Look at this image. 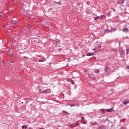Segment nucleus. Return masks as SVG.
<instances>
[{
  "mask_svg": "<svg viewBox=\"0 0 129 129\" xmlns=\"http://www.w3.org/2000/svg\"><path fill=\"white\" fill-rule=\"evenodd\" d=\"M22 128H25V129H27V127H28V126L27 125H23L22 126Z\"/></svg>",
  "mask_w": 129,
  "mask_h": 129,
  "instance_id": "6",
  "label": "nucleus"
},
{
  "mask_svg": "<svg viewBox=\"0 0 129 129\" xmlns=\"http://www.w3.org/2000/svg\"><path fill=\"white\" fill-rule=\"evenodd\" d=\"M28 99H29V98H26L25 99H24V100H28Z\"/></svg>",
  "mask_w": 129,
  "mask_h": 129,
  "instance_id": "22",
  "label": "nucleus"
},
{
  "mask_svg": "<svg viewBox=\"0 0 129 129\" xmlns=\"http://www.w3.org/2000/svg\"><path fill=\"white\" fill-rule=\"evenodd\" d=\"M39 92H40V93H43V92H42V90L41 89L39 90Z\"/></svg>",
  "mask_w": 129,
  "mask_h": 129,
  "instance_id": "16",
  "label": "nucleus"
},
{
  "mask_svg": "<svg viewBox=\"0 0 129 129\" xmlns=\"http://www.w3.org/2000/svg\"><path fill=\"white\" fill-rule=\"evenodd\" d=\"M106 111L107 112H112V111H113V108H111V109H106Z\"/></svg>",
  "mask_w": 129,
  "mask_h": 129,
  "instance_id": "1",
  "label": "nucleus"
},
{
  "mask_svg": "<svg viewBox=\"0 0 129 129\" xmlns=\"http://www.w3.org/2000/svg\"><path fill=\"white\" fill-rule=\"evenodd\" d=\"M70 126H71L72 128L74 127V126L72 125V124H70Z\"/></svg>",
  "mask_w": 129,
  "mask_h": 129,
  "instance_id": "18",
  "label": "nucleus"
},
{
  "mask_svg": "<svg viewBox=\"0 0 129 129\" xmlns=\"http://www.w3.org/2000/svg\"><path fill=\"white\" fill-rule=\"evenodd\" d=\"M22 104H24V102H22Z\"/></svg>",
  "mask_w": 129,
  "mask_h": 129,
  "instance_id": "28",
  "label": "nucleus"
},
{
  "mask_svg": "<svg viewBox=\"0 0 129 129\" xmlns=\"http://www.w3.org/2000/svg\"><path fill=\"white\" fill-rule=\"evenodd\" d=\"M127 69H128L129 70V66L127 67Z\"/></svg>",
  "mask_w": 129,
  "mask_h": 129,
  "instance_id": "27",
  "label": "nucleus"
},
{
  "mask_svg": "<svg viewBox=\"0 0 129 129\" xmlns=\"http://www.w3.org/2000/svg\"><path fill=\"white\" fill-rule=\"evenodd\" d=\"M100 47H101V46H100V45H99V48H100Z\"/></svg>",
  "mask_w": 129,
  "mask_h": 129,
  "instance_id": "29",
  "label": "nucleus"
},
{
  "mask_svg": "<svg viewBox=\"0 0 129 129\" xmlns=\"http://www.w3.org/2000/svg\"><path fill=\"white\" fill-rule=\"evenodd\" d=\"M97 122H94L93 123V125H97Z\"/></svg>",
  "mask_w": 129,
  "mask_h": 129,
  "instance_id": "14",
  "label": "nucleus"
},
{
  "mask_svg": "<svg viewBox=\"0 0 129 129\" xmlns=\"http://www.w3.org/2000/svg\"><path fill=\"white\" fill-rule=\"evenodd\" d=\"M95 73H99V70H97L95 71Z\"/></svg>",
  "mask_w": 129,
  "mask_h": 129,
  "instance_id": "12",
  "label": "nucleus"
},
{
  "mask_svg": "<svg viewBox=\"0 0 129 129\" xmlns=\"http://www.w3.org/2000/svg\"><path fill=\"white\" fill-rule=\"evenodd\" d=\"M127 103H129L128 101H124L123 102V104H127Z\"/></svg>",
  "mask_w": 129,
  "mask_h": 129,
  "instance_id": "9",
  "label": "nucleus"
},
{
  "mask_svg": "<svg viewBox=\"0 0 129 129\" xmlns=\"http://www.w3.org/2000/svg\"><path fill=\"white\" fill-rule=\"evenodd\" d=\"M98 19H100V17L99 16L96 17L94 18V20L96 21V20H98Z\"/></svg>",
  "mask_w": 129,
  "mask_h": 129,
  "instance_id": "5",
  "label": "nucleus"
},
{
  "mask_svg": "<svg viewBox=\"0 0 129 129\" xmlns=\"http://www.w3.org/2000/svg\"><path fill=\"white\" fill-rule=\"evenodd\" d=\"M81 118L83 119V120H84V118L83 117H82Z\"/></svg>",
  "mask_w": 129,
  "mask_h": 129,
  "instance_id": "25",
  "label": "nucleus"
},
{
  "mask_svg": "<svg viewBox=\"0 0 129 129\" xmlns=\"http://www.w3.org/2000/svg\"><path fill=\"white\" fill-rule=\"evenodd\" d=\"M3 14H1V15H0V19H2V17H3Z\"/></svg>",
  "mask_w": 129,
  "mask_h": 129,
  "instance_id": "19",
  "label": "nucleus"
},
{
  "mask_svg": "<svg viewBox=\"0 0 129 129\" xmlns=\"http://www.w3.org/2000/svg\"><path fill=\"white\" fill-rule=\"evenodd\" d=\"M77 125H79V122L77 121L76 124L74 125V126H77Z\"/></svg>",
  "mask_w": 129,
  "mask_h": 129,
  "instance_id": "11",
  "label": "nucleus"
},
{
  "mask_svg": "<svg viewBox=\"0 0 129 129\" xmlns=\"http://www.w3.org/2000/svg\"><path fill=\"white\" fill-rule=\"evenodd\" d=\"M81 122H83V123H84V124H86V121L85 120H81Z\"/></svg>",
  "mask_w": 129,
  "mask_h": 129,
  "instance_id": "8",
  "label": "nucleus"
},
{
  "mask_svg": "<svg viewBox=\"0 0 129 129\" xmlns=\"http://www.w3.org/2000/svg\"><path fill=\"white\" fill-rule=\"evenodd\" d=\"M105 32L106 33H108V32H110V30H108V29H105Z\"/></svg>",
  "mask_w": 129,
  "mask_h": 129,
  "instance_id": "10",
  "label": "nucleus"
},
{
  "mask_svg": "<svg viewBox=\"0 0 129 129\" xmlns=\"http://www.w3.org/2000/svg\"><path fill=\"white\" fill-rule=\"evenodd\" d=\"M101 110H102V113H105V110L104 109H102Z\"/></svg>",
  "mask_w": 129,
  "mask_h": 129,
  "instance_id": "13",
  "label": "nucleus"
},
{
  "mask_svg": "<svg viewBox=\"0 0 129 129\" xmlns=\"http://www.w3.org/2000/svg\"><path fill=\"white\" fill-rule=\"evenodd\" d=\"M109 68L107 67H105V72H107V70H109Z\"/></svg>",
  "mask_w": 129,
  "mask_h": 129,
  "instance_id": "3",
  "label": "nucleus"
},
{
  "mask_svg": "<svg viewBox=\"0 0 129 129\" xmlns=\"http://www.w3.org/2000/svg\"><path fill=\"white\" fill-rule=\"evenodd\" d=\"M94 55V53L93 52H89L87 53V56H93Z\"/></svg>",
  "mask_w": 129,
  "mask_h": 129,
  "instance_id": "2",
  "label": "nucleus"
},
{
  "mask_svg": "<svg viewBox=\"0 0 129 129\" xmlns=\"http://www.w3.org/2000/svg\"><path fill=\"white\" fill-rule=\"evenodd\" d=\"M70 106H75V104H71Z\"/></svg>",
  "mask_w": 129,
  "mask_h": 129,
  "instance_id": "21",
  "label": "nucleus"
},
{
  "mask_svg": "<svg viewBox=\"0 0 129 129\" xmlns=\"http://www.w3.org/2000/svg\"><path fill=\"white\" fill-rule=\"evenodd\" d=\"M123 32H128V29L127 28H124L123 29Z\"/></svg>",
  "mask_w": 129,
  "mask_h": 129,
  "instance_id": "4",
  "label": "nucleus"
},
{
  "mask_svg": "<svg viewBox=\"0 0 129 129\" xmlns=\"http://www.w3.org/2000/svg\"><path fill=\"white\" fill-rule=\"evenodd\" d=\"M13 56V54H10V57H12Z\"/></svg>",
  "mask_w": 129,
  "mask_h": 129,
  "instance_id": "26",
  "label": "nucleus"
},
{
  "mask_svg": "<svg viewBox=\"0 0 129 129\" xmlns=\"http://www.w3.org/2000/svg\"><path fill=\"white\" fill-rule=\"evenodd\" d=\"M71 81L72 84H73V85L75 84V82L74 81V80H71Z\"/></svg>",
  "mask_w": 129,
  "mask_h": 129,
  "instance_id": "7",
  "label": "nucleus"
},
{
  "mask_svg": "<svg viewBox=\"0 0 129 129\" xmlns=\"http://www.w3.org/2000/svg\"><path fill=\"white\" fill-rule=\"evenodd\" d=\"M129 49H126V53L127 54H128Z\"/></svg>",
  "mask_w": 129,
  "mask_h": 129,
  "instance_id": "20",
  "label": "nucleus"
},
{
  "mask_svg": "<svg viewBox=\"0 0 129 129\" xmlns=\"http://www.w3.org/2000/svg\"><path fill=\"white\" fill-rule=\"evenodd\" d=\"M2 63H3V64H4V66H5V62L2 61Z\"/></svg>",
  "mask_w": 129,
  "mask_h": 129,
  "instance_id": "24",
  "label": "nucleus"
},
{
  "mask_svg": "<svg viewBox=\"0 0 129 129\" xmlns=\"http://www.w3.org/2000/svg\"><path fill=\"white\" fill-rule=\"evenodd\" d=\"M43 93H48L47 91H46V90L42 91Z\"/></svg>",
  "mask_w": 129,
  "mask_h": 129,
  "instance_id": "15",
  "label": "nucleus"
},
{
  "mask_svg": "<svg viewBox=\"0 0 129 129\" xmlns=\"http://www.w3.org/2000/svg\"><path fill=\"white\" fill-rule=\"evenodd\" d=\"M98 129H102V127L99 126V127H98Z\"/></svg>",
  "mask_w": 129,
  "mask_h": 129,
  "instance_id": "23",
  "label": "nucleus"
},
{
  "mask_svg": "<svg viewBox=\"0 0 129 129\" xmlns=\"http://www.w3.org/2000/svg\"><path fill=\"white\" fill-rule=\"evenodd\" d=\"M102 16L101 17V19H102Z\"/></svg>",
  "mask_w": 129,
  "mask_h": 129,
  "instance_id": "30",
  "label": "nucleus"
},
{
  "mask_svg": "<svg viewBox=\"0 0 129 129\" xmlns=\"http://www.w3.org/2000/svg\"><path fill=\"white\" fill-rule=\"evenodd\" d=\"M124 4V0H122V5H123Z\"/></svg>",
  "mask_w": 129,
  "mask_h": 129,
  "instance_id": "17",
  "label": "nucleus"
}]
</instances>
